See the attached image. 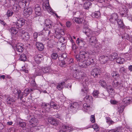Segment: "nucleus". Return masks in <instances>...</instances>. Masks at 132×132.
I'll use <instances>...</instances> for the list:
<instances>
[{"instance_id": "1", "label": "nucleus", "mask_w": 132, "mask_h": 132, "mask_svg": "<svg viewBox=\"0 0 132 132\" xmlns=\"http://www.w3.org/2000/svg\"><path fill=\"white\" fill-rule=\"evenodd\" d=\"M89 53L87 52L81 51L80 52L79 55L76 56V58L77 61H79L78 64L81 67L86 68L87 66L90 65L89 62H86V61L89 58Z\"/></svg>"}, {"instance_id": "2", "label": "nucleus", "mask_w": 132, "mask_h": 132, "mask_svg": "<svg viewBox=\"0 0 132 132\" xmlns=\"http://www.w3.org/2000/svg\"><path fill=\"white\" fill-rule=\"evenodd\" d=\"M28 2V0H8L7 2V6L8 7H10L12 5H14L13 7V9L14 11L17 12L18 10V7L19 6H22L24 5V6H26L28 5V4L27 5V4Z\"/></svg>"}, {"instance_id": "3", "label": "nucleus", "mask_w": 132, "mask_h": 132, "mask_svg": "<svg viewBox=\"0 0 132 132\" xmlns=\"http://www.w3.org/2000/svg\"><path fill=\"white\" fill-rule=\"evenodd\" d=\"M81 75L84 76V80L82 81V86L81 87V93L85 95L88 93V78L86 76V75L85 73H82Z\"/></svg>"}, {"instance_id": "4", "label": "nucleus", "mask_w": 132, "mask_h": 132, "mask_svg": "<svg viewBox=\"0 0 132 132\" xmlns=\"http://www.w3.org/2000/svg\"><path fill=\"white\" fill-rule=\"evenodd\" d=\"M48 0H43V3L42 5L43 10H46L49 13L52 15L54 14L56 16L57 19L60 18V16H59L57 14L55 13V12L50 6Z\"/></svg>"}, {"instance_id": "5", "label": "nucleus", "mask_w": 132, "mask_h": 132, "mask_svg": "<svg viewBox=\"0 0 132 132\" xmlns=\"http://www.w3.org/2000/svg\"><path fill=\"white\" fill-rule=\"evenodd\" d=\"M34 90V89L33 88H26L24 90L23 93H21L19 90L15 89H14L13 93L15 95H17L19 98L21 99L23 96H27L30 92H32Z\"/></svg>"}, {"instance_id": "6", "label": "nucleus", "mask_w": 132, "mask_h": 132, "mask_svg": "<svg viewBox=\"0 0 132 132\" xmlns=\"http://www.w3.org/2000/svg\"><path fill=\"white\" fill-rule=\"evenodd\" d=\"M52 108H53L54 109H57L59 108V106L53 102H51L50 104L45 103H42V109H43V110H44L45 112L49 111Z\"/></svg>"}, {"instance_id": "7", "label": "nucleus", "mask_w": 132, "mask_h": 132, "mask_svg": "<svg viewBox=\"0 0 132 132\" xmlns=\"http://www.w3.org/2000/svg\"><path fill=\"white\" fill-rule=\"evenodd\" d=\"M9 31L12 36V39L17 38L18 37H19L20 35V30H17L15 27H11Z\"/></svg>"}, {"instance_id": "8", "label": "nucleus", "mask_w": 132, "mask_h": 132, "mask_svg": "<svg viewBox=\"0 0 132 132\" xmlns=\"http://www.w3.org/2000/svg\"><path fill=\"white\" fill-rule=\"evenodd\" d=\"M20 35L19 37H21L23 39L27 41L29 39L30 37L28 32L22 30H20Z\"/></svg>"}, {"instance_id": "9", "label": "nucleus", "mask_w": 132, "mask_h": 132, "mask_svg": "<svg viewBox=\"0 0 132 132\" xmlns=\"http://www.w3.org/2000/svg\"><path fill=\"white\" fill-rule=\"evenodd\" d=\"M77 72V70L76 69L75 70L73 75V77L76 79H80V81L81 80L82 81L84 80V76L81 75V73H84L83 72L80 73L79 75L78 73Z\"/></svg>"}, {"instance_id": "10", "label": "nucleus", "mask_w": 132, "mask_h": 132, "mask_svg": "<svg viewBox=\"0 0 132 132\" xmlns=\"http://www.w3.org/2000/svg\"><path fill=\"white\" fill-rule=\"evenodd\" d=\"M73 130L74 128L71 126L64 125L60 129L59 132H69Z\"/></svg>"}, {"instance_id": "11", "label": "nucleus", "mask_w": 132, "mask_h": 132, "mask_svg": "<svg viewBox=\"0 0 132 132\" xmlns=\"http://www.w3.org/2000/svg\"><path fill=\"white\" fill-rule=\"evenodd\" d=\"M38 123L37 120L35 118H33L30 120L28 124L30 127L32 128L37 126Z\"/></svg>"}, {"instance_id": "12", "label": "nucleus", "mask_w": 132, "mask_h": 132, "mask_svg": "<svg viewBox=\"0 0 132 132\" xmlns=\"http://www.w3.org/2000/svg\"><path fill=\"white\" fill-rule=\"evenodd\" d=\"M83 31L88 37L91 36L96 33V32H94L93 33V31L87 27L84 28L83 29Z\"/></svg>"}, {"instance_id": "13", "label": "nucleus", "mask_w": 132, "mask_h": 132, "mask_svg": "<svg viewBox=\"0 0 132 132\" xmlns=\"http://www.w3.org/2000/svg\"><path fill=\"white\" fill-rule=\"evenodd\" d=\"M32 10L30 7H26L23 10V15L26 17H29L32 14Z\"/></svg>"}, {"instance_id": "14", "label": "nucleus", "mask_w": 132, "mask_h": 132, "mask_svg": "<svg viewBox=\"0 0 132 132\" xmlns=\"http://www.w3.org/2000/svg\"><path fill=\"white\" fill-rule=\"evenodd\" d=\"M15 51L21 52L23 50V45L22 44L18 43L14 47Z\"/></svg>"}, {"instance_id": "15", "label": "nucleus", "mask_w": 132, "mask_h": 132, "mask_svg": "<svg viewBox=\"0 0 132 132\" xmlns=\"http://www.w3.org/2000/svg\"><path fill=\"white\" fill-rule=\"evenodd\" d=\"M99 34L98 33H95V34H94L92 35L90 37V40L89 42L90 44L93 46H95V45L96 44V42H97V40L95 35L97 36Z\"/></svg>"}, {"instance_id": "16", "label": "nucleus", "mask_w": 132, "mask_h": 132, "mask_svg": "<svg viewBox=\"0 0 132 132\" xmlns=\"http://www.w3.org/2000/svg\"><path fill=\"white\" fill-rule=\"evenodd\" d=\"M55 32L56 35L54 37L58 39L61 38V35H64L65 34L63 30L61 29L59 30L58 29H56Z\"/></svg>"}, {"instance_id": "17", "label": "nucleus", "mask_w": 132, "mask_h": 132, "mask_svg": "<svg viewBox=\"0 0 132 132\" xmlns=\"http://www.w3.org/2000/svg\"><path fill=\"white\" fill-rule=\"evenodd\" d=\"M112 85L116 89L121 88L123 86L121 81H118L116 80L113 81Z\"/></svg>"}, {"instance_id": "18", "label": "nucleus", "mask_w": 132, "mask_h": 132, "mask_svg": "<svg viewBox=\"0 0 132 132\" xmlns=\"http://www.w3.org/2000/svg\"><path fill=\"white\" fill-rule=\"evenodd\" d=\"M25 23V20L22 18H20L17 19L16 22V25L18 27L20 28Z\"/></svg>"}, {"instance_id": "19", "label": "nucleus", "mask_w": 132, "mask_h": 132, "mask_svg": "<svg viewBox=\"0 0 132 132\" xmlns=\"http://www.w3.org/2000/svg\"><path fill=\"white\" fill-rule=\"evenodd\" d=\"M118 19V16L117 14L114 13L112 14L109 18L110 21L112 23H114Z\"/></svg>"}, {"instance_id": "20", "label": "nucleus", "mask_w": 132, "mask_h": 132, "mask_svg": "<svg viewBox=\"0 0 132 132\" xmlns=\"http://www.w3.org/2000/svg\"><path fill=\"white\" fill-rule=\"evenodd\" d=\"M91 74L94 77H96L100 74V70L98 69L94 68L91 71Z\"/></svg>"}, {"instance_id": "21", "label": "nucleus", "mask_w": 132, "mask_h": 132, "mask_svg": "<svg viewBox=\"0 0 132 132\" xmlns=\"http://www.w3.org/2000/svg\"><path fill=\"white\" fill-rule=\"evenodd\" d=\"M106 89L110 95H113L114 94V90L111 85H108L106 87Z\"/></svg>"}, {"instance_id": "22", "label": "nucleus", "mask_w": 132, "mask_h": 132, "mask_svg": "<svg viewBox=\"0 0 132 132\" xmlns=\"http://www.w3.org/2000/svg\"><path fill=\"white\" fill-rule=\"evenodd\" d=\"M45 24L47 27L46 30H48V29L52 27V22L49 19H47L45 21Z\"/></svg>"}, {"instance_id": "23", "label": "nucleus", "mask_w": 132, "mask_h": 132, "mask_svg": "<svg viewBox=\"0 0 132 132\" xmlns=\"http://www.w3.org/2000/svg\"><path fill=\"white\" fill-rule=\"evenodd\" d=\"M48 121L50 124L55 126L57 125L59 123L57 121L51 117L48 118Z\"/></svg>"}, {"instance_id": "24", "label": "nucleus", "mask_w": 132, "mask_h": 132, "mask_svg": "<svg viewBox=\"0 0 132 132\" xmlns=\"http://www.w3.org/2000/svg\"><path fill=\"white\" fill-rule=\"evenodd\" d=\"M126 10L125 11L124 10V11H123V10L121 12V15L123 17H125L126 16H127V18L129 20H132V16L130 14H127V11L126 10V9H125Z\"/></svg>"}, {"instance_id": "25", "label": "nucleus", "mask_w": 132, "mask_h": 132, "mask_svg": "<svg viewBox=\"0 0 132 132\" xmlns=\"http://www.w3.org/2000/svg\"><path fill=\"white\" fill-rule=\"evenodd\" d=\"M76 43L80 47L84 46L85 43L84 39L79 38H78L76 40Z\"/></svg>"}, {"instance_id": "26", "label": "nucleus", "mask_w": 132, "mask_h": 132, "mask_svg": "<svg viewBox=\"0 0 132 132\" xmlns=\"http://www.w3.org/2000/svg\"><path fill=\"white\" fill-rule=\"evenodd\" d=\"M109 59V57L107 56H101L99 57V60L103 64L105 63Z\"/></svg>"}, {"instance_id": "27", "label": "nucleus", "mask_w": 132, "mask_h": 132, "mask_svg": "<svg viewBox=\"0 0 132 132\" xmlns=\"http://www.w3.org/2000/svg\"><path fill=\"white\" fill-rule=\"evenodd\" d=\"M34 10L35 13L36 15L38 16H39L41 15V8L39 5H35Z\"/></svg>"}, {"instance_id": "28", "label": "nucleus", "mask_w": 132, "mask_h": 132, "mask_svg": "<svg viewBox=\"0 0 132 132\" xmlns=\"http://www.w3.org/2000/svg\"><path fill=\"white\" fill-rule=\"evenodd\" d=\"M83 110L86 112L90 111L92 109L89 104L86 103L83 104Z\"/></svg>"}, {"instance_id": "29", "label": "nucleus", "mask_w": 132, "mask_h": 132, "mask_svg": "<svg viewBox=\"0 0 132 132\" xmlns=\"http://www.w3.org/2000/svg\"><path fill=\"white\" fill-rule=\"evenodd\" d=\"M15 101L10 96L8 97L7 98L6 103L9 105H11L13 104Z\"/></svg>"}, {"instance_id": "30", "label": "nucleus", "mask_w": 132, "mask_h": 132, "mask_svg": "<svg viewBox=\"0 0 132 132\" xmlns=\"http://www.w3.org/2000/svg\"><path fill=\"white\" fill-rule=\"evenodd\" d=\"M118 57V55L117 53H114L112 54L109 56V59L111 61H112L115 59H117Z\"/></svg>"}, {"instance_id": "31", "label": "nucleus", "mask_w": 132, "mask_h": 132, "mask_svg": "<svg viewBox=\"0 0 132 132\" xmlns=\"http://www.w3.org/2000/svg\"><path fill=\"white\" fill-rule=\"evenodd\" d=\"M35 60L37 63H40L41 60V55L38 54L35 56Z\"/></svg>"}, {"instance_id": "32", "label": "nucleus", "mask_w": 132, "mask_h": 132, "mask_svg": "<svg viewBox=\"0 0 132 132\" xmlns=\"http://www.w3.org/2000/svg\"><path fill=\"white\" fill-rule=\"evenodd\" d=\"M85 101L88 103H91L93 101V98L92 96L89 95H86L85 98Z\"/></svg>"}, {"instance_id": "33", "label": "nucleus", "mask_w": 132, "mask_h": 132, "mask_svg": "<svg viewBox=\"0 0 132 132\" xmlns=\"http://www.w3.org/2000/svg\"><path fill=\"white\" fill-rule=\"evenodd\" d=\"M65 84L64 82L59 83L58 84L56 88L59 90H61L63 89Z\"/></svg>"}, {"instance_id": "34", "label": "nucleus", "mask_w": 132, "mask_h": 132, "mask_svg": "<svg viewBox=\"0 0 132 132\" xmlns=\"http://www.w3.org/2000/svg\"><path fill=\"white\" fill-rule=\"evenodd\" d=\"M74 20L75 22L79 24H81L82 22L83 18L82 17L74 18Z\"/></svg>"}, {"instance_id": "35", "label": "nucleus", "mask_w": 132, "mask_h": 132, "mask_svg": "<svg viewBox=\"0 0 132 132\" xmlns=\"http://www.w3.org/2000/svg\"><path fill=\"white\" fill-rule=\"evenodd\" d=\"M43 73H49L51 72V70L50 67H46L43 69H42Z\"/></svg>"}, {"instance_id": "36", "label": "nucleus", "mask_w": 132, "mask_h": 132, "mask_svg": "<svg viewBox=\"0 0 132 132\" xmlns=\"http://www.w3.org/2000/svg\"><path fill=\"white\" fill-rule=\"evenodd\" d=\"M122 54L121 55L120 57L117 58L116 59V62L119 64H121L123 63L125 61V60L123 58H122Z\"/></svg>"}, {"instance_id": "37", "label": "nucleus", "mask_w": 132, "mask_h": 132, "mask_svg": "<svg viewBox=\"0 0 132 132\" xmlns=\"http://www.w3.org/2000/svg\"><path fill=\"white\" fill-rule=\"evenodd\" d=\"M112 77L116 79H119V75L118 73L116 71H113L112 73Z\"/></svg>"}, {"instance_id": "38", "label": "nucleus", "mask_w": 132, "mask_h": 132, "mask_svg": "<svg viewBox=\"0 0 132 132\" xmlns=\"http://www.w3.org/2000/svg\"><path fill=\"white\" fill-rule=\"evenodd\" d=\"M123 101L125 105L129 104L131 102V100L128 97L124 98L123 100Z\"/></svg>"}, {"instance_id": "39", "label": "nucleus", "mask_w": 132, "mask_h": 132, "mask_svg": "<svg viewBox=\"0 0 132 132\" xmlns=\"http://www.w3.org/2000/svg\"><path fill=\"white\" fill-rule=\"evenodd\" d=\"M100 12L99 11L93 13L92 14V16L93 18H98L100 17Z\"/></svg>"}, {"instance_id": "40", "label": "nucleus", "mask_w": 132, "mask_h": 132, "mask_svg": "<svg viewBox=\"0 0 132 132\" xmlns=\"http://www.w3.org/2000/svg\"><path fill=\"white\" fill-rule=\"evenodd\" d=\"M92 3L90 2L87 1L85 2L83 5V7L85 9H87L89 8V6L91 5Z\"/></svg>"}, {"instance_id": "41", "label": "nucleus", "mask_w": 132, "mask_h": 132, "mask_svg": "<svg viewBox=\"0 0 132 132\" xmlns=\"http://www.w3.org/2000/svg\"><path fill=\"white\" fill-rule=\"evenodd\" d=\"M99 83L100 85L103 87H106L107 86L106 82L103 80H101Z\"/></svg>"}, {"instance_id": "42", "label": "nucleus", "mask_w": 132, "mask_h": 132, "mask_svg": "<svg viewBox=\"0 0 132 132\" xmlns=\"http://www.w3.org/2000/svg\"><path fill=\"white\" fill-rule=\"evenodd\" d=\"M80 104L79 105L77 102H75L72 103V104H71V105H70V107L71 108H78L79 107V106H80Z\"/></svg>"}, {"instance_id": "43", "label": "nucleus", "mask_w": 132, "mask_h": 132, "mask_svg": "<svg viewBox=\"0 0 132 132\" xmlns=\"http://www.w3.org/2000/svg\"><path fill=\"white\" fill-rule=\"evenodd\" d=\"M99 91L96 90H94L93 93V96L95 98L98 97H99Z\"/></svg>"}, {"instance_id": "44", "label": "nucleus", "mask_w": 132, "mask_h": 132, "mask_svg": "<svg viewBox=\"0 0 132 132\" xmlns=\"http://www.w3.org/2000/svg\"><path fill=\"white\" fill-rule=\"evenodd\" d=\"M106 122L109 125L114 123V122L109 117H106Z\"/></svg>"}, {"instance_id": "45", "label": "nucleus", "mask_w": 132, "mask_h": 132, "mask_svg": "<svg viewBox=\"0 0 132 132\" xmlns=\"http://www.w3.org/2000/svg\"><path fill=\"white\" fill-rule=\"evenodd\" d=\"M124 109V106H122L120 108H118V111L117 112V114H119L120 115V113H121L123 111Z\"/></svg>"}, {"instance_id": "46", "label": "nucleus", "mask_w": 132, "mask_h": 132, "mask_svg": "<svg viewBox=\"0 0 132 132\" xmlns=\"http://www.w3.org/2000/svg\"><path fill=\"white\" fill-rule=\"evenodd\" d=\"M92 127L94 130L96 131H99L100 129L98 126L96 124L93 125L92 126Z\"/></svg>"}, {"instance_id": "47", "label": "nucleus", "mask_w": 132, "mask_h": 132, "mask_svg": "<svg viewBox=\"0 0 132 132\" xmlns=\"http://www.w3.org/2000/svg\"><path fill=\"white\" fill-rule=\"evenodd\" d=\"M117 21V23L118 24L120 27H123V24L122 20L120 19H118Z\"/></svg>"}, {"instance_id": "48", "label": "nucleus", "mask_w": 132, "mask_h": 132, "mask_svg": "<svg viewBox=\"0 0 132 132\" xmlns=\"http://www.w3.org/2000/svg\"><path fill=\"white\" fill-rule=\"evenodd\" d=\"M41 67H40L39 68H37L35 70V72L36 75H37L40 76V75L41 73Z\"/></svg>"}, {"instance_id": "49", "label": "nucleus", "mask_w": 132, "mask_h": 132, "mask_svg": "<svg viewBox=\"0 0 132 132\" xmlns=\"http://www.w3.org/2000/svg\"><path fill=\"white\" fill-rule=\"evenodd\" d=\"M26 57L24 54H22L20 56V60L24 61L26 60Z\"/></svg>"}, {"instance_id": "50", "label": "nucleus", "mask_w": 132, "mask_h": 132, "mask_svg": "<svg viewBox=\"0 0 132 132\" xmlns=\"http://www.w3.org/2000/svg\"><path fill=\"white\" fill-rule=\"evenodd\" d=\"M13 14V12L12 10H9L7 12L6 15L8 17L12 16Z\"/></svg>"}, {"instance_id": "51", "label": "nucleus", "mask_w": 132, "mask_h": 132, "mask_svg": "<svg viewBox=\"0 0 132 132\" xmlns=\"http://www.w3.org/2000/svg\"><path fill=\"white\" fill-rule=\"evenodd\" d=\"M19 126L21 127H22L24 129H25V127L26 126V123L24 122H20Z\"/></svg>"}, {"instance_id": "52", "label": "nucleus", "mask_w": 132, "mask_h": 132, "mask_svg": "<svg viewBox=\"0 0 132 132\" xmlns=\"http://www.w3.org/2000/svg\"><path fill=\"white\" fill-rule=\"evenodd\" d=\"M36 47L38 49V50L40 51H41V47L40 43L36 42Z\"/></svg>"}, {"instance_id": "53", "label": "nucleus", "mask_w": 132, "mask_h": 132, "mask_svg": "<svg viewBox=\"0 0 132 132\" xmlns=\"http://www.w3.org/2000/svg\"><path fill=\"white\" fill-rule=\"evenodd\" d=\"M91 55L90 54H89V56L88 57L89 58H88V59L86 61V62H88V61L89 62H90V64L92 63H93L94 62L93 59L92 58H90Z\"/></svg>"}, {"instance_id": "54", "label": "nucleus", "mask_w": 132, "mask_h": 132, "mask_svg": "<svg viewBox=\"0 0 132 132\" xmlns=\"http://www.w3.org/2000/svg\"><path fill=\"white\" fill-rule=\"evenodd\" d=\"M119 71L122 73L124 74L127 72V70L124 67H122L120 68Z\"/></svg>"}, {"instance_id": "55", "label": "nucleus", "mask_w": 132, "mask_h": 132, "mask_svg": "<svg viewBox=\"0 0 132 132\" xmlns=\"http://www.w3.org/2000/svg\"><path fill=\"white\" fill-rule=\"evenodd\" d=\"M58 55L56 53H52L51 55V57L52 59H57Z\"/></svg>"}, {"instance_id": "56", "label": "nucleus", "mask_w": 132, "mask_h": 132, "mask_svg": "<svg viewBox=\"0 0 132 132\" xmlns=\"http://www.w3.org/2000/svg\"><path fill=\"white\" fill-rule=\"evenodd\" d=\"M31 86L33 87H34V89H37V85L36 83H35V81L33 80L32 83L31 84Z\"/></svg>"}, {"instance_id": "57", "label": "nucleus", "mask_w": 132, "mask_h": 132, "mask_svg": "<svg viewBox=\"0 0 132 132\" xmlns=\"http://www.w3.org/2000/svg\"><path fill=\"white\" fill-rule=\"evenodd\" d=\"M90 121L92 123H94L95 122V116L94 115H92L90 117Z\"/></svg>"}, {"instance_id": "58", "label": "nucleus", "mask_w": 132, "mask_h": 132, "mask_svg": "<svg viewBox=\"0 0 132 132\" xmlns=\"http://www.w3.org/2000/svg\"><path fill=\"white\" fill-rule=\"evenodd\" d=\"M59 65L61 67H65V63L63 61H60L59 62Z\"/></svg>"}, {"instance_id": "59", "label": "nucleus", "mask_w": 132, "mask_h": 132, "mask_svg": "<svg viewBox=\"0 0 132 132\" xmlns=\"http://www.w3.org/2000/svg\"><path fill=\"white\" fill-rule=\"evenodd\" d=\"M21 70L26 73H27L28 72V69H27L26 68L25 66L22 67Z\"/></svg>"}, {"instance_id": "60", "label": "nucleus", "mask_w": 132, "mask_h": 132, "mask_svg": "<svg viewBox=\"0 0 132 132\" xmlns=\"http://www.w3.org/2000/svg\"><path fill=\"white\" fill-rule=\"evenodd\" d=\"M118 102L115 100H111L110 101L111 103L113 104H116L118 103Z\"/></svg>"}, {"instance_id": "61", "label": "nucleus", "mask_w": 132, "mask_h": 132, "mask_svg": "<svg viewBox=\"0 0 132 132\" xmlns=\"http://www.w3.org/2000/svg\"><path fill=\"white\" fill-rule=\"evenodd\" d=\"M38 36V34L37 32H35L34 33L33 36L34 38H36Z\"/></svg>"}, {"instance_id": "62", "label": "nucleus", "mask_w": 132, "mask_h": 132, "mask_svg": "<svg viewBox=\"0 0 132 132\" xmlns=\"http://www.w3.org/2000/svg\"><path fill=\"white\" fill-rule=\"evenodd\" d=\"M66 25L67 27H70L71 25V23L69 21H68L66 22Z\"/></svg>"}, {"instance_id": "63", "label": "nucleus", "mask_w": 132, "mask_h": 132, "mask_svg": "<svg viewBox=\"0 0 132 132\" xmlns=\"http://www.w3.org/2000/svg\"><path fill=\"white\" fill-rule=\"evenodd\" d=\"M67 57V54L66 53H63V54L61 55V57L64 58H66Z\"/></svg>"}, {"instance_id": "64", "label": "nucleus", "mask_w": 132, "mask_h": 132, "mask_svg": "<svg viewBox=\"0 0 132 132\" xmlns=\"http://www.w3.org/2000/svg\"><path fill=\"white\" fill-rule=\"evenodd\" d=\"M70 41L72 43V45H73V47H74L75 46V43H74L72 39L71 38L70 39Z\"/></svg>"}]
</instances>
